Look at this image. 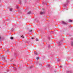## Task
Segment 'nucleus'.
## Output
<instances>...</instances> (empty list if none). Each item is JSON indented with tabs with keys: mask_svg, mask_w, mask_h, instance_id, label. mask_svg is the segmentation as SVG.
<instances>
[{
	"mask_svg": "<svg viewBox=\"0 0 73 73\" xmlns=\"http://www.w3.org/2000/svg\"><path fill=\"white\" fill-rule=\"evenodd\" d=\"M36 41H38V39H37V38H36Z\"/></svg>",
	"mask_w": 73,
	"mask_h": 73,
	"instance_id": "8",
	"label": "nucleus"
},
{
	"mask_svg": "<svg viewBox=\"0 0 73 73\" xmlns=\"http://www.w3.org/2000/svg\"><path fill=\"white\" fill-rule=\"evenodd\" d=\"M13 37H10V39L11 40H13Z\"/></svg>",
	"mask_w": 73,
	"mask_h": 73,
	"instance_id": "7",
	"label": "nucleus"
},
{
	"mask_svg": "<svg viewBox=\"0 0 73 73\" xmlns=\"http://www.w3.org/2000/svg\"><path fill=\"white\" fill-rule=\"evenodd\" d=\"M32 30H29V32H32Z\"/></svg>",
	"mask_w": 73,
	"mask_h": 73,
	"instance_id": "6",
	"label": "nucleus"
},
{
	"mask_svg": "<svg viewBox=\"0 0 73 73\" xmlns=\"http://www.w3.org/2000/svg\"><path fill=\"white\" fill-rule=\"evenodd\" d=\"M60 67H62L61 66H60Z\"/></svg>",
	"mask_w": 73,
	"mask_h": 73,
	"instance_id": "19",
	"label": "nucleus"
},
{
	"mask_svg": "<svg viewBox=\"0 0 73 73\" xmlns=\"http://www.w3.org/2000/svg\"><path fill=\"white\" fill-rule=\"evenodd\" d=\"M62 23L63 24H64V25H66L67 24V22H64V21H62Z\"/></svg>",
	"mask_w": 73,
	"mask_h": 73,
	"instance_id": "1",
	"label": "nucleus"
},
{
	"mask_svg": "<svg viewBox=\"0 0 73 73\" xmlns=\"http://www.w3.org/2000/svg\"><path fill=\"white\" fill-rule=\"evenodd\" d=\"M31 13V11L29 12L27 14H30Z\"/></svg>",
	"mask_w": 73,
	"mask_h": 73,
	"instance_id": "9",
	"label": "nucleus"
},
{
	"mask_svg": "<svg viewBox=\"0 0 73 73\" xmlns=\"http://www.w3.org/2000/svg\"><path fill=\"white\" fill-rule=\"evenodd\" d=\"M36 58L37 60H38V59H39V58H38V57H37Z\"/></svg>",
	"mask_w": 73,
	"mask_h": 73,
	"instance_id": "12",
	"label": "nucleus"
},
{
	"mask_svg": "<svg viewBox=\"0 0 73 73\" xmlns=\"http://www.w3.org/2000/svg\"><path fill=\"white\" fill-rule=\"evenodd\" d=\"M4 58V60H5V57L3 58Z\"/></svg>",
	"mask_w": 73,
	"mask_h": 73,
	"instance_id": "15",
	"label": "nucleus"
},
{
	"mask_svg": "<svg viewBox=\"0 0 73 73\" xmlns=\"http://www.w3.org/2000/svg\"><path fill=\"white\" fill-rule=\"evenodd\" d=\"M40 13V15H42L43 14H44V13H45V12H41Z\"/></svg>",
	"mask_w": 73,
	"mask_h": 73,
	"instance_id": "2",
	"label": "nucleus"
},
{
	"mask_svg": "<svg viewBox=\"0 0 73 73\" xmlns=\"http://www.w3.org/2000/svg\"><path fill=\"white\" fill-rule=\"evenodd\" d=\"M71 44L72 45H73V43H71Z\"/></svg>",
	"mask_w": 73,
	"mask_h": 73,
	"instance_id": "14",
	"label": "nucleus"
},
{
	"mask_svg": "<svg viewBox=\"0 0 73 73\" xmlns=\"http://www.w3.org/2000/svg\"><path fill=\"white\" fill-rule=\"evenodd\" d=\"M21 37H23V38H24V37L23 36H21Z\"/></svg>",
	"mask_w": 73,
	"mask_h": 73,
	"instance_id": "13",
	"label": "nucleus"
},
{
	"mask_svg": "<svg viewBox=\"0 0 73 73\" xmlns=\"http://www.w3.org/2000/svg\"><path fill=\"white\" fill-rule=\"evenodd\" d=\"M72 20H69V22H72Z\"/></svg>",
	"mask_w": 73,
	"mask_h": 73,
	"instance_id": "4",
	"label": "nucleus"
},
{
	"mask_svg": "<svg viewBox=\"0 0 73 73\" xmlns=\"http://www.w3.org/2000/svg\"><path fill=\"white\" fill-rule=\"evenodd\" d=\"M69 72H70L69 71H66V73H69Z\"/></svg>",
	"mask_w": 73,
	"mask_h": 73,
	"instance_id": "10",
	"label": "nucleus"
},
{
	"mask_svg": "<svg viewBox=\"0 0 73 73\" xmlns=\"http://www.w3.org/2000/svg\"><path fill=\"white\" fill-rule=\"evenodd\" d=\"M43 9V10H44V9Z\"/></svg>",
	"mask_w": 73,
	"mask_h": 73,
	"instance_id": "20",
	"label": "nucleus"
},
{
	"mask_svg": "<svg viewBox=\"0 0 73 73\" xmlns=\"http://www.w3.org/2000/svg\"><path fill=\"white\" fill-rule=\"evenodd\" d=\"M12 10V8H11L10 9V11H11Z\"/></svg>",
	"mask_w": 73,
	"mask_h": 73,
	"instance_id": "5",
	"label": "nucleus"
},
{
	"mask_svg": "<svg viewBox=\"0 0 73 73\" xmlns=\"http://www.w3.org/2000/svg\"><path fill=\"white\" fill-rule=\"evenodd\" d=\"M35 54L36 55H37V53L36 52H35Z\"/></svg>",
	"mask_w": 73,
	"mask_h": 73,
	"instance_id": "3",
	"label": "nucleus"
},
{
	"mask_svg": "<svg viewBox=\"0 0 73 73\" xmlns=\"http://www.w3.org/2000/svg\"><path fill=\"white\" fill-rule=\"evenodd\" d=\"M19 8V6H18L17 7V8Z\"/></svg>",
	"mask_w": 73,
	"mask_h": 73,
	"instance_id": "18",
	"label": "nucleus"
},
{
	"mask_svg": "<svg viewBox=\"0 0 73 73\" xmlns=\"http://www.w3.org/2000/svg\"><path fill=\"white\" fill-rule=\"evenodd\" d=\"M32 38V39H33V38Z\"/></svg>",
	"mask_w": 73,
	"mask_h": 73,
	"instance_id": "16",
	"label": "nucleus"
},
{
	"mask_svg": "<svg viewBox=\"0 0 73 73\" xmlns=\"http://www.w3.org/2000/svg\"><path fill=\"white\" fill-rule=\"evenodd\" d=\"M1 38L0 36V39H1Z\"/></svg>",
	"mask_w": 73,
	"mask_h": 73,
	"instance_id": "17",
	"label": "nucleus"
},
{
	"mask_svg": "<svg viewBox=\"0 0 73 73\" xmlns=\"http://www.w3.org/2000/svg\"><path fill=\"white\" fill-rule=\"evenodd\" d=\"M50 45L49 44L48 45V47L49 48V47H50Z\"/></svg>",
	"mask_w": 73,
	"mask_h": 73,
	"instance_id": "11",
	"label": "nucleus"
}]
</instances>
